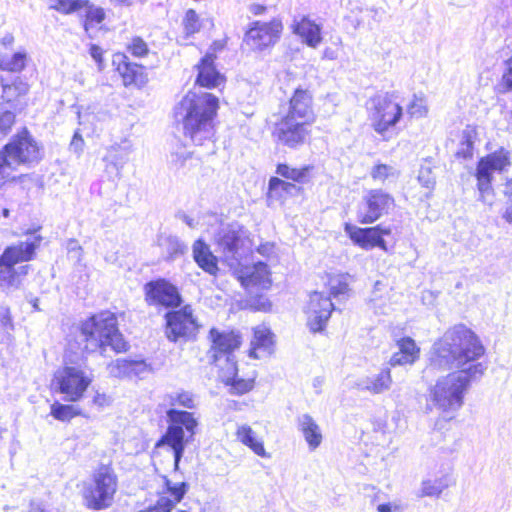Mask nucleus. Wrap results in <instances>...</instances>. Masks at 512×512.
<instances>
[{"label":"nucleus","instance_id":"obj_1","mask_svg":"<svg viewBox=\"0 0 512 512\" xmlns=\"http://www.w3.org/2000/svg\"><path fill=\"white\" fill-rule=\"evenodd\" d=\"M485 354L480 338L463 324L448 329L434 342L429 362L432 368L455 372L439 379L432 390L433 401L443 410L462 406L464 393L473 381L480 379L487 365L478 360Z\"/></svg>","mask_w":512,"mask_h":512},{"label":"nucleus","instance_id":"obj_2","mask_svg":"<svg viewBox=\"0 0 512 512\" xmlns=\"http://www.w3.org/2000/svg\"><path fill=\"white\" fill-rule=\"evenodd\" d=\"M219 108L218 98L208 92L189 91L175 106L174 114L182 121L184 135L195 145L211 142L214 136V119Z\"/></svg>","mask_w":512,"mask_h":512},{"label":"nucleus","instance_id":"obj_3","mask_svg":"<svg viewBox=\"0 0 512 512\" xmlns=\"http://www.w3.org/2000/svg\"><path fill=\"white\" fill-rule=\"evenodd\" d=\"M77 343L86 353L99 352L105 356L107 348L114 352H125L128 344L118 329L117 318L110 311H102L82 322Z\"/></svg>","mask_w":512,"mask_h":512},{"label":"nucleus","instance_id":"obj_4","mask_svg":"<svg viewBox=\"0 0 512 512\" xmlns=\"http://www.w3.org/2000/svg\"><path fill=\"white\" fill-rule=\"evenodd\" d=\"M41 240L39 235H29L26 240L9 245L3 250L0 255V287L7 293L19 289L22 284L15 274L14 266L32 260Z\"/></svg>","mask_w":512,"mask_h":512},{"label":"nucleus","instance_id":"obj_5","mask_svg":"<svg viewBox=\"0 0 512 512\" xmlns=\"http://www.w3.org/2000/svg\"><path fill=\"white\" fill-rule=\"evenodd\" d=\"M168 427L163 440L169 445L174 454V466L178 469L187 443L193 439L198 426V420L192 412L169 408L166 411Z\"/></svg>","mask_w":512,"mask_h":512},{"label":"nucleus","instance_id":"obj_6","mask_svg":"<svg viewBox=\"0 0 512 512\" xmlns=\"http://www.w3.org/2000/svg\"><path fill=\"white\" fill-rule=\"evenodd\" d=\"M117 476L108 465H101L93 474L92 483L84 490L87 507L102 510L112 505L117 491Z\"/></svg>","mask_w":512,"mask_h":512},{"label":"nucleus","instance_id":"obj_7","mask_svg":"<svg viewBox=\"0 0 512 512\" xmlns=\"http://www.w3.org/2000/svg\"><path fill=\"white\" fill-rule=\"evenodd\" d=\"M367 111L371 125L376 133L381 136L395 127L403 115L400 104L395 102L389 93H378L367 101Z\"/></svg>","mask_w":512,"mask_h":512},{"label":"nucleus","instance_id":"obj_8","mask_svg":"<svg viewBox=\"0 0 512 512\" xmlns=\"http://www.w3.org/2000/svg\"><path fill=\"white\" fill-rule=\"evenodd\" d=\"M349 286L346 282L338 280L336 284L331 281L330 294L325 295L322 292H313L310 295L308 305V320L307 325L311 332H321L326 327V324L331 317L332 311L335 309L331 301V296L338 297L347 293Z\"/></svg>","mask_w":512,"mask_h":512},{"label":"nucleus","instance_id":"obj_9","mask_svg":"<svg viewBox=\"0 0 512 512\" xmlns=\"http://www.w3.org/2000/svg\"><path fill=\"white\" fill-rule=\"evenodd\" d=\"M92 382L85 371L75 366H65L54 374L53 387L63 395L66 402H77L83 396Z\"/></svg>","mask_w":512,"mask_h":512},{"label":"nucleus","instance_id":"obj_10","mask_svg":"<svg viewBox=\"0 0 512 512\" xmlns=\"http://www.w3.org/2000/svg\"><path fill=\"white\" fill-rule=\"evenodd\" d=\"M209 338L212 343L209 351L210 363L219 368L220 366L228 367L230 364H237L234 352L242 344L240 332L234 330L220 331L217 328H211Z\"/></svg>","mask_w":512,"mask_h":512},{"label":"nucleus","instance_id":"obj_11","mask_svg":"<svg viewBox=\"0 0 512 512\" xmlns=\"http://www.w3.org/2000/svg\"><path fill=\"white\" fill-rule=\"evenodd\" d=\"M2 148L16 168L37 163L42 158L41 146L26 127L13 135Z\"/></svg>","mask_w":512,"mask_h":512},{"label":"nucleus","instance_id":"obj_12","mask_svg":"<svg viewBox=\"0 0 512 512\" xmlns=\"http://www.w3.org/2000/svg\"><path fill=\"white\" fill-rule=\"evenodd\" d=\"M283 26L280 20L253 21L245 32L243 42L253 51H263L274 46L280 39Z\"/></svg>","mask_w":512,"mask_h":512},{"label":"nucleus","instance_id":"obj_13","mask_svg":"<svg viewBox=\"0 0 512 512\" xmlns=\"http://www.w3.org/2000/svg\"><path fill=\"white\" fill-rule=\"evenodd\" d=\"M393 205L394 199L389 193L381 189L369 190L358 206V221L362 224H372L388 214Z\"/></svg>","mask_w":512,"mask_h":512},{"label":"nucleus","instance_id":"obj_14","mask_svg":"<svg viewBox=\"0 0 512 512\" xmlns=\"http://www.w3.org/2000/svg\"><path fill=\"white\" fill-rule=\"evenodd\" d=\"M143 290L145 302L149 306H160L166 309L177 308L183 301L178 288L165 278L147 282Z\"/></svg>","mask_w":512,"mask_h":512},{"label":"nucleus","instance_id":"obj_15","mask_svg":"<svg viewBox=\"0 0 512 512\" xmlns=\"http://www.w3.org/2000/svg\"><path fill=\"white\" fill-rule=\"evenodd\" d=\"M248 231L237 222L222 224L214 234V242L226 259L237 260Z\"/></svg>","mask_w":512,"mask_h":512},{"label":"nucleus","instance_id":"obj_16","mask_svg":"<svg viewBox=\"0 0 512 512\" xmlns=\"http://www.w3.org/2000/svg\"><path fill=\"white\" fill-rule=\"evenodd\" d=\"M310 125L283 116L275 125L273 136L279 144L290 149H297L303 146L309 138Z\"/></svg>","mask_w":512,"mask_h":512},{"label":"nucleus","instance_id":"obj_17","mask_svg":"<svg viewBox=\"0 0 512 512\" xmlns=\"http://www.w3.org/2000/svg\"><path fill=\"white\" fill-rule=\"evenodd\" d=\"M344 231L351 241L362 249L370 250L374 247H379L383 251L388 250L383 237L392 233L389 226H383L381 224L373 227L360 228L346 223Z\"/></svg>","mask_w":512,"mask_h":512},{"label":"nucleus","instance_id":"obj_18","mask_svg":"<svg viewBox=\"0 0 512 512\" xmlns=\"http://www.w3.org/2000/svg\"><path fill=\"white\" fill-rule=\"evenodd\" d=\"M166 336L170 341L176 342L179 338L192 335L197 328L190 306L180 310L170 311L166 314Z\"/></svg>","mask_w":512,"mask_h":512},{"label":"nucleus","instance_id":"obj_19","mask_svg":"<svg viewBox=\"0 0 512 512\" xmlns=\"http://www.w3.org/2000/svg\"><path fill=\"white\" fill-rule=\"evenodd\" d=\"M112 62L121 75L125 86L135 85L141 87L146 84L147 75L144 73V67L131 62L126 54H114Z\"/></svg>","mask_w":512,"mask_h":512},{"label":"nucleus","instance_id":"obj_20","mask_svg":"<svg viewBox=\"0 0 512 512\" xmlns=\"http://www.w3.org/2000/svg\"><path fill=\"white\" fill-rule=\"evenodd\" d=\"M108 372L111 376L116 378H138L145 379L153 369L150 364L145 360H128L117 359L111 362L108 367Z\"/></svg>","mask_w":512,"mask_h":512},{"label":"nucleus","instance_id":"obj_21","mask_svg":"<svg viewBox=\"0 0 512 512\" xmlns=\"http://www.w3.org/2000/svg\"><path fill=\"white\" fill-rule=\"evenodd\" d=\"M291 29L293 34L299 36L302 43L310 48H317L323 40L322 25L316 23L308 15L294 17Z\"/></svg>","mask_w":512,"mask_h":512},{"label":"nucleus","instance_id":"obj_22","mask_svg":"<svg viewBox=\"0 0 512 512\" xmlns=\"http://www.w3.org/2000/svg\"><path fill=\"white\" fill-rule=\"evenodd\" d=\"M293 120L311 124L314 121L312 95L308 90L298 88L289 101L287 114L284 116Z\"/></svg>","mask_w":512,"mask_h":512},{"label":"nucleus","instance_id":"obj_23","mask_svg":"<svg viewBox=\"0 0 512 512\" xmlns=\"http://www.w3.org/2000/svg\"><path fill=\"white\" fill-rule=\"evenodd\" d=\"M214 60L215 56L213 54H206L196 66L198 70L196 83L201 87L215 88L223 82V76L216 69Z\"/></svg>","mask_w":512,"mask_h":512},{"label":"nucleus","instance_id":"obj_24","mask_svg":"<svg viewBox=\"0 0 512 512\" xmlns=\"http://www.w3.org/2000/svg\"><path fill=\"white\" fill-rule=\"evenodd\" d=\"M220 378L226 386L230 387L229 392L233 395H243L254 387L253 379L238 377L237 364H230L228 367L220 366Z\"/></svg>","mask_w":512,"mask_h":512},{"label":"nucleus","instance_id":"obj_25","mask_svg":"<svg viewBox=\"0 0 512 512\" xmlns=\"http://www.w3.org/2000/svg\"><path fill=\"white\" fill-rule=\"evenodd\" d=\"M193 259L206 273L216 276L219 267L217 257L212 253L208 244L202 239H197L192 246Z\"/></svg>","mask_w":512,"mask_h":512},{"label":"nucleus","instance_id":"obj_26","mask_svg":"<svg viewBox=\"0 0 512 512\" xmlns=\"http://www.w3.org/2000/svg\"><path fill=\"white\" fill-rule=\"evenodd\" d=\"M302 190L294 183L284 181L278 177H271L268 183L267 199L270 202H282L288 196H296Z\"/></svg>","mask_w":512,"mask_h":512},{"label":"nucleus","instance_id":"obj_27","mask_svg":"<svg viewBox=\"0 0 512 512\" xmlns=\"http://www.w3.org/2000/svg\"><path fill=\"white\" fill-rule=\"evenodd\" d=\"M399 351L395 352L390 358L391 366L413 364L419 357V348L415 341L410 337L402 338L398 341Z\"/></svg>","mask_w":512,"mask_h":512},{"label":"nucleus","instance_id":"obj_28","mask_svg":"<svg viewBox=\"0 0 512 512\" xmlns=\"http://www.w3.org/2000/svg\"><path fill=\"white\" fill-rule=\"evenodd\" d=\"M188 484L186 482L176 483L171 487L169 494L173 496L174 500L168 497H160L154 506H150L140 512H170L175 503L180 502L188 491Z\"/></svg>","mask_w":512,"mask_h":512},{"label":"nucleus","instance_id":"obj_29","mask_svg":"<svg viewBox=\"0 0 512 512\" xmlns=\"http://www.w3.org/2000/svg\"><path fill=\"white\" fill-rule=\"evenodd\" d=\"M392 384V378L389 368L382 369L378 374L362 379L358 386L372 394H381L388 391Z\"/></svg>","mask_w":512,"mask_h":512},{"label":"nucleus","instance_id":"obj_30","mask_svg":"<svg viewBox=\"0 0 512 512\" xmlns=\"http://www.w3.org/2000/svg\"><path fill=\"white\" fill-rule=\"evenodd\" d=\"M274 334L271 330L265 326H258L254 329V337L251 341V348L249 350V357L258 359L260 356L257 354V350L263 351L265 354H271L273 346Z\"/></svg>","mask_w":512,"mask_h":512},{"label":"nucleus","instance_id":"obj_31","mask_svg":"<svg viewBox=\"0 0 512 512\" xmlns=\"http://www.w3.org/2000/svg\"><path fill=\"white\" fill-rule=\"evenodd\" d=\"M298 426L311 450L320 446L322 442L320 427L309 414L298 417Z\"/></svg>","mask_w":512,"mask_h":512},{"label":"nucleus","instance_id":"obj_32","mask_svg":"<svg viewBox=\"0 0 512 512\" xmlns=\"http://www.w3.org/2000/svg\"><path fill=\"white\" fill-rule=\"evenodd\" d=\"M157 242L168 261L175 260L187 251V246L177 236L161 234Z\"/></svg>","mask_w":512,"mask_h":512},{"label":"nucleus","instance_id":"obj_33","mask_svg":"<svg viewBox=\"0 0 512 512\" xmlns=\"http://www.w3.org/2000/svg\"><path fill=\"white\" fill-rule=\"evenodd\" d=\"M238 440L249 447L255 454L261 457H269L266 453L262 440L257 438L256 433L248 425H242L236 432Z\"/></svg>","mask_w":512,"mask_h":512},{"label":"nucleus","instance_id":"obj_34","mask_svg":"<svg viewBox=\"0 0 512 512\" xmlns=\"http://www.w3.org/2000/svg\"><path fill=\"white\" fill-rule=\"evenodd\" d=\"M312 170L313 166L311 165H304L301 168H294L290 167L288 164L280 163L276 167V173L278 175L300 184L308 182L309 175Z\"/></svg>","mask_w":512,"mask_h":512},{"label":"nucleus","instance_id":"obj_35","mask_svg":"<svg viewBox=\"0 0 512 512\" xmlns=\"http://www.w3.org/2000/svg\"><path fill=\"white\" fill-rule=\"evenodd\" d=\"M130 150L128 147L113 148L106 157L108 163L106 172H110V168H115V177L121 178V172L124 165L128 162Z\"/></svg>","mask_w":512,"mask_h":512},{"label":"nucleus","instance_id":"obj_36","mask_svg":"<svg viewBox=\"0 0 512 512\" xmlns=\"http://www.w3.org/2000/svg\"><path fill=\"white\" fill-rule=\"evenodd\" d=\"M475 138V129L467 126L461 133L459 148L457 149L455 156L464 160L471 159L473 157Z\"/></svg>","mask_w":512,"mask_h":512},{"label":"nucleus","instance_id":"obj_37","mask_svg":"<svg viewBox=\"0 0 512 512\" xmlns=\"http://www.w3.org/2000/svg\"><path fill=\"white\" fill-rule=\"evenodd\" d=\"M81 411L78 406L72 404H62L55 402L50 407V415L56 420L68 422L74 417L80 415Z\"/></svg>","mask_w":512,"mask_h":512},{"label":"nucleus","instance_id":"obj_38","mask_svg":"<svg viewBox=\"0 0 512 512\" xmlns=\"http://www.w3.org/2000/svg\"><path fill=\"white\" fill-rule=\"evenodd\" d=\"M27 55L25 52H16L11 57L0 58V69L10 72H20L26 66Z\"/></svg>","mask_w":512,"mask_h":512},{"label":"nucleus","instance_id":"obj_39","mask_svg":"<svg viewBox=\"0 0 512 512\" xmlns=\"http://www.w3.org/2000/svg\"><path fill=\"white\" fill-rule=\"evenodd\" d=\"M447 477H441L435 480H426L422 482L421 496L439 497L441 493L449 487Z\"/></svg>","mask_w":512,"mask_h":512},{"label":"nucleus","instance_id":"obj_40","mask_svg":"<svg viewBox=\"0 0 512 512\" xmlns=\"http://www.w3.org/2000/svg\"><path fill=\"white\" fill-rule=\"evenodd\" d=\"M495 171H502L510 166V153L504 148L483 157Z\"/></svg>","mask_w":512,"mask_h":512},{"label":"nucleus","instance_id":"obj_41","mask_svg":"<svg viewBox=\"0 0 512 512\" xmlns=\"http://www.w3.org/2000/svg\"><path fill=\"white\" fill-rule=\"evenodd\" d=\"M88 3V0H50V8L63 14H70L88 6Z\"/></svg>","mask_w":512,"mask_h":512},{"label":"nucleus","instance_id":"obj_42","mask_svg":"<svg viewBox=\"0 0 512 512\" xmlns=\"http://www.w3.org/2000/svg\"><path fill=\"white\" fill-rule=\"evenodd\" d=\"M88 3V0H50V8L63 14H70L88 6Z\"/></svg>","mask_w":512,"mask_h":512},{"label":"nucleus","instance_id":"obj_43","mask_svg":"<svg viewBox=\"0 0 512 512\" xmlns=\"http://www.w3.org/2000/svg\"><path fill=\"white\" fill-rule=\"evenodd\" d=\"M88 3V0H50V8L63 14H70L88 6Z\"/></svg>","mask_w":512,"mask_h":512},{"label":"nucleus","instance_id":"obj_44","mask_svg":"<svg viewBox=\"0 0 512 512\" xmlns=\"http://www.w3.org/2000/svg\"><path fill=\"white\" fill-rule=\"evenodd\" d=\"M3 97L7 99L8 102L11 101L12 97L22 96L27 94L29 87L28 84L22 81L20 78H17L11 84H3Z\"/></svg>","mask_w":512,"mask_h":512},{"label":"nucleus","instance_id":"obj_45","mask_svg":"<svg viewBox=\"0 0 512 512\" xmlns=\"http://www.w3.org/2000/svg\"><path fill=\"white\" fill-rule=\"evenodd\" d=\"M169 405L174 408V406H182L187 409L195 408V399L190 392L182 391L177 393H172L168 396Z\"/></svg>","mask_w":512,"mask_h":512},{"label":"nucleus","instance_id":"obj_46","mask_svg":"<svg viewBox=\"0 0 512 512\" xmlns=\"http://www.w3.org/2000/svg\"><path fill=\"white\" fill-rule=\"evenodd\" d=\"M127 52L133 57L142 58L149 54L148 44L139 36H134L126 45Z\"/></svg>","mask_w":512,"mask_h":512},{"label":"nucleus","instance_id":"obj_47","mask_svg":"<svg viewBox=\"0 0 512 512\" xmlns=\"http://www.w3.org/2000/svg\"><path fill=\"white\" fill-rule=\"evenodd\" d=\"M477 188L479 191L478 200L491 207L495 201V193L492 187V181H477Z\"/></svg>","mask_w":512,"mask_h":512},{"label":"nucleus","instance_id":"obj_48","mask_svg":"<svg viewBox=\"0 0 512 512\" xmlns=\"http://www.w3.org/2000/svg\"><path fill=\"white\" fill-rule=\"evenodd\" d=\"M183 25L187 35H192L200 31L201 24L199 16L195 10L189 9L186 11L183 19Z\"/></svg>","mask_w":512,"mask_h":512},{"label":"nucleus","instance_id":"obj_49","mask_svg":"<svg viewBox=\"0 0 512 512\" xmlns=\"http://www.w3.org/2000/svg\"><path fill=\"white\" fill-rule=\"evenodd\" d=\"M268 274V265L264 262H258L254 265L253 271L248 275L247 279L254 284H263Z\"/></svg>","mask_w":512,"mask_h":512},{"label":"nucleus","instance_id":"obj_50","mask_svg":"<svg viewBox=\"0 0 512 512\" xmlns=\"http://www.w3.org/2000/svg\"><path fill=\"white\" fill-rule=\"evenodd\" d=\"M494 171L490 164L484 158H481L477 164L475 173L477 181H492Z\"/></svg>","mask_w":512,"mask_h":512},{"label":"nucleus","instance_id":"obj_51","mask_svg":"<svg viewBox=\"0 0 512 512\" xmlns=\"http://www.w3.org/2000/svg\"><path fill=\"white\" fill-rule=\"evenodd\" d=\"M16 170V167L11 162L10 158L6 153L3 152V148L0 149V181L7 180L11 173Z\"/></svg>","mask_w":512,"mask_h":512},{"label":"nucleus","instance_id":"obj_52","mask_svg":"<svg viewBox=\"0 0 512 512\" xmlns=\"http://www.w3.org/2000/svg\"><path fill=\"white\" fill-rule=\"evenodd\" d=\"M419 183L428 189H433L436 183L435 176L432 169L428 166H422L418 173Z\"/></svg>","mask_w":512,"mask_h":512},{"label":"nucleus","instance_id":"obj_53","mask_svg":"<svg viewBox=\"0 0 512 512\" xmlns=\"http://www.w3.org/2000/svg\"><path fill=\"white\" fill-rule=\"evenodd\" d=\"M407 112L411 117H423L427 113L424 100L414 96L413 100L407 107Z\"/></svg>","mask_w":512,"mask_h":512},{"label":"nucleus","instance_id":"obj_54","mask_svg":"<svg viewBox=\"0 0 512 512\" xmlns=\"http://www.w3.org/2000/svg\"><path fill=\"white\" fill-rule=\"evenodd\" d=\"M15 123V114L9 110L0 113V137L6 136Z\"/></svg>","mask_w":512,"mask_h":512},{"label":"nucleus","instance_id":"obj_55","mask_svg":"<svg viewBox=\"0 0 512 512\" xmlns=\"http://www.w3.org/2000/svg\"><path fill=\"white\" fill-rule=\"evenodd\" d=\"M105 18V12L100 7L88 6L86 12L85 29H88V24L91 22L101 23Z\"/></svg>","mask_w":512,"mask_h":512},{"label":"nucleus","instance_id":"obj_56","mask_svg":"<svg viewBox=\"0 0 512 512\" xmlns=\"http://www.w3.org/2000/svg\"><path fill=\"white\" fill-rule=\"evenodd\" d=\"M0 328L5 332L14 328L10 308L6 305L0 306Z\"/></svg>","mask_w":512,"mask_h":512},{"label":"nucleus","instance_id":"obj_57","mask_svg":"<svg viewBox=\"0 0 512 512\" xmlns=\"http://www.w3.org/2000/svg\"><path fill=\"white\" fill-rule=\"evenodd\" d=\"M392 167L386 164H378L373 167L371 171V177L375 180L384 181L390 174Z\"/></svg>","mask_w":512,"mask_h":512},{"label":"nucleus","instance_id":"obj_58","mask_svg":"<svg viewBox=\"0 0 512 512\" xmlns=\"http://www.w3.org/2000/svg\"><path fill=\"white\" fill-rule=\"evenodd\" d=\"M501 84L505 92L512 91V57L506 61V69L502 76Z\"/></svg>","mask_w":512,"mask_h":512},{"label":"nucleus","instance_id":"obj_59","mask_svg":"<svg viewBox=\"0 0 512 512\" xmlns=\"http://www.w3.org/2000/svg\"><path fill=\"white\" fill-rule=\"evenodd\" d=\"M103 49L96 44H91L89 48V54L92 59L96 62L98 69L102 70L104 67Z\"/></svg>","mask_w":512,"mask_h":512},{"label":"nucleus","instance_id":"obj_60","mask_svg":"<svg viewBox=\"0 0 512 512\" xmlns=\"http://www.w3.org/2000/svg\"><path fill=\"white\" fill-rule=\"evenodd\" d=\"M251 307H253L255 310L266 312L271 309L272 304L267 298H265L264 296H260L259 298L253 300V302L251 303Z\"/></svg>","mask_w":512,"mask_h":512},{"label":"nucleus","instance_id":"obj_61","mask_svg":"<svg viewBox=\"0 0 512 512\" xmlns=\"http://www.w3.org/2000/svg\"><path fill=\"white\" fill-rule=\"evenodd\" d=\"M83 143L84 141L82 139V136L78 132H75L70 143V148L73 149L75 152H79L82 150Z\"/></svg>","mask_w":512,"mask_h":512},{"label":"nucleus","instance_id":"obj_62","mask_svg":"<svg viewBox=\"0 0 512 512\" xmlns=\"http://www.w3.org/2000/svg\"><path fill=\"white\" fill-rule=\"evenodd\" d=\"M68 251L69 253H75V256L79 259L81 255L82 248L78 244L77 240H70L68 242Z\"/></svg>","mask_w":512,"mask_h":512},{"label":"nucleus","instance_id":"obj_63","mask_svg":"<svg viewBox=\"0 0 512 512\" xmlns=\"http://www.w3.org/2000/svg\"><path fill=\"white\" fill-rule=\"evenodd\" d=\"M266 10L267 7L262 4H252L249 7V11L255 16L264 14Z\"/></svg>","mask_w":512,"mask_h":512},{"label":"nucleus","instance_id":"obj_64","mask_svg":"<svg viewBox=\"0 0 512 512\" xmlns=\"http://www.w3.org/2000/svg\"><path fill=\"white\" fill-rule=\"evenodd\" d=\"M30 267L31 266L28 264L21 265L19 267L14 266L15 274L18 275L19 279L22 280L23 277H25L29 273Z\"/></svg>","mask_w":512,"mask_h":512}]
</instances>
